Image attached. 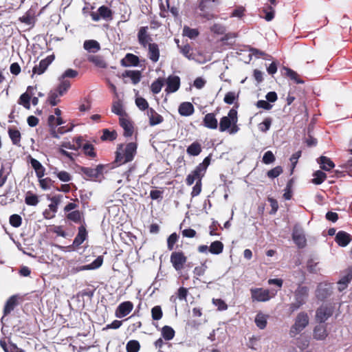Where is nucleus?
Returning a JSON list of instances; mask_svg holds the SVG:
<instances>
[{
	"instance_id": "nucleus-4",
	"label": "nucleus",
	"mask_w": 352,
	"mask_h": 352,
	"mask_svg": "<svg viewBox=\"0 0 352 352\" xmlns=\"http://www.w3.org/2000/svg\"><path fill=\"white\" fill-rule=\"evenodd\" d=\"M249 56L250 57V59L254 56L255 59H262L265 60V63H260L261 65H265V66H283L285 64L284 61L280 62V60H274L272 56L256 48L250 49ZM257 64H259V63Z\"/></svg>"
},
{
	"instance_id": "nucleus-14",
	"label": "nucleus",
	"mask_w": 352,
	"mask_h": 352,
	"mask_svg": "<svg viewBox=\"0 0 352 352\" xmlns=\"http://www.w3.org/2000/svg\"><path fill=\"white\" fill-rule=\"evenodd\" d=\"M204 175L205 173L196 166L195 168L187 175L186 184L188 186H191L195 182H199V180L201 182Z\"/></svg>"
},
{
	"instance_id": "nucleus-33",
	"label": "nucleus",
	"mask_w": 352,
	"mask_h": 352,
	"mask_svg": "<svg viewBox=\"0 0 352 352\" xmlns=\"http://www.w3.org/2000/svg\"><path fill=\"white\" fill-rule=\"evenodd\" d=\"M149 58L154 63L157 62L160 56V50L158 45L156 43L148 44V53Z\"/></svg>"
},
{
	"instance_id": "nucleus-10",
	"label": "nucleus",
	"mask_w": 352,
	"mask_h": 352,
	"mask_svg": "<svg viewBox=\"0 0 352 352\" xmlns=\"http://www.w3.org/2000/svg\"><path fill=\"white\" fill-rule=\"evenodd\" d=\"M88 238V232L87 231L85 223L78 228V233L74 238L72 243L74 250L78 249L80 245Z\"/></svg>"
},
{
	"instance_id": "nucleus-54",
	"label": "nucleus",
	"mask_w": 352,
	"mask_h": 352,
	"mask_svg": "<svg viewBox=\"0 0 352 352\" xmlns=\"http://www.w3.org/2000/svg\"><path fill=\"white\" fill-rule=\"evenodd\" d=\"M164 85V80L162 78H157L151 85V90L154 94H157L160 92L162 86Z\"/></svg>"
},
{
	"instance_id": "nucleus-44",
	"label": "nucleus",
	"mask_w": 352,
	"mask_h": 352,
	"mask_svg": "<svg viewBox=\"0 0 352 352\" xmlns=\"http://www.w3.org/2000/svg\"><path fill=\"white\" fill-rule=\"evenodd\" d=\"M175 335V330L170 326L165 325L162 329V336L166 340L173 339Z\"/></svg>"
},
{
	"instance_id": "nucleus-15",
	"label": "nucleus",
	"mask_w": 352,
	"mask_h": 352,
	"mask_svg": "<svg viewBox=\"0 0 352 352\" xmlns=\"http://www.w3.org/2000/svg\"><path fill=\"white\" fill-rule=\"evenodd\" d=\"M352 241V236L345 231H339L335 237V241L340 247H346Z\"/></svg>"
},
{
	"instance_id": "nucleus-9",
	"label": "nucleus",
	"mask_w": 352,
	"mask_h": 352,
	"mask_svg": "<svg viewBox=\"0 0 352 352\" xmlns=\"http://www.w3.org/2000/svg\"><path fill=\"white\" fill-rule=\"evenodd\" d=\"M292 239L299 248H303L307 244L303 230L298 226H295L292 232Z\"/></svg>"
},
{
	"instance_id": "nucleus-32",
	"label": "nucleus",
	"mask_w": 352,
	"mask_h": 352,
	"mask_svg": "<svg viewBox=\"0 0 352 352\" xmlns=\"http://www.w3.org/2000/svg\"><path fill=\"white\" fill-rule=\"evenodd\" d=\"M147 27H141L138 34V41L143 47H146L149 40L150 36L147 34Z\"/></svg>"
},
{
	"instance_id": "nucleus-41",
	"label": "nucleus",
	"mask_w": 352,
	"mask_h": 352,
	"mask_svg": "<svg viewBox=\"0 0 352 352\" xmlns=\"http://www.w3.org/2000/svg\"><path fill=\"white\" fill-rule=\"evenodd\" d=\"M320 168L324 170L329 171L334 168L335 164L329 157L321 156L320 157Z\"/></svg>"
},
{
	"instance_id": "nucleus-38",
	"label": "nucleus",
	"mask_w": 352,
	"mask_h": 352,
	"mask_svg": "<svg viewBox=\"0 0 352 352\" xmlns=\"http://www.w3.org/2000/svg\"><path fill=\"white\" fill-rule=\"evenodd\" d=\"M267 315L263 314L262 312L259 311L256 317H255V324L257 327H258L260 329H264L267 324Z\"/></svg>"
},
{
	"instance_id": "nucleus-47",
	"label": "nucleus",
	"mask_w": 352,
	"mask_h": 352,
	"mask_svg": "<svg viewBox=\"0 0 352 352\" xmlns=\"http://www.w3.org/2000/svg\"><path fill=\"white\" fill-rule=\"evenodd\" d=\"M312 183L316 185L321 184L326 179L327 175L321 170H317L314 173Z\"/></svg>"
},
{
	"instance_id": "nucleus-17",
	"label": "nucleus",
	"mask_w": 352,
	"mask_h": 352,
	"mask_svg": "<svg viewBox=\"0 0 352 352\" xmlns=\"http://www.w3.org/2000/svg\"><path fill=\"white\" fill-rule=\"evenodd\" d=\"M328 334L326 325L318 324L314 329L313 338L316 340H324Z\"/></svg>"
},
{
	"instance_id": "nucleus-39",
	"label": "nucleus",
	"mask_w": 352,
	"mask_h": 352,
	"mask_svg": "<svg viewBox=\"0 0 352 352\" xmlns=\"http://www.w3.org/2000/svg\"><path fill=\"white\" fill-rule=\"evenodd\" d=\"M111 111L119 116L120 118L123 117L126 115L125 111L123 109V106L120 100L113 101L111 107Z\"/></svg>"
},
{
	"instance_id": "nucleus-51",
	"label": "nucleus",
	"mask_w": 352,
	"mask_h": 352,
	"mask_svg": "<svg viewBox=\"0 0 352 352\" xmlns=\"http://www.w3.org/2000/svg\"><path fill=\"white\" fill-rule=\"evenodd\" d=\"M212 3H214V6H217L219 4V0H201L199 3V8L200 10L205 11L209 8H213Z\"/></svg>"
},
{
	"instance_id": "nucleus-55",
	"label": "nucleus",
	"mask_w": 352,
	"mask_h": 352,
	"mask_svg": "<svg viewBox=\"0 0 352 352\" xmlns=\"http://www.w3.org/2000/svg\"><path fill=\"white\" fill-rule=\"evenodd\" d=\"M183 34L190 38H195L199 35V31L197 29H192L188 26H184Z\"/></svg>"
},
{
	"instance_id": "nucleus-18",
	"label": "nucleus",
	"mask_w": 352,
	"mask_h": 352,
	"mask_svg": "<svg viewBox=\"0 0 352 352\" xmlns=\"http://www.w3.org/2000/svg\"><path fill=\"white\" fill-rule=\"evenodd\" d=\"M282 74L293 80L296 84H303L305 81L301 79L300 75L290 67H283Z\"/></svg>"
},
{
	"instance_id": "nucleus-23",
	"label": "nucleus",
	"mask_w": 352,
	"mask_h": 352,
	"mask_svg": "<svg viewBox=\"0 0 352 352\" xmlns=\"http://www.w3.org/2000/svg\"><path fill=\"white\" fill-rule=\"evenodd\" d=\"M332 292L329 287L322 284H319L316 291V298L320 300H323L331 296Z\"/></svg>"
},
{
	"instance_id": "nucleus-37",
	"label": "nucleus",
	"mask_w": 352,
	"mask_h": 352,
	"mask_svg": "<svg viewBox=\"0 0 352 352\" xmlns=\"http://www.w3.org/2000/svg\"><path fill=\"white\" fill-rule=\"evenodd\" d=\"M202 151L201 144L195 141L192 142L190 145H189L186 149V152L189 155L191 156H197L199 155Z\"/></svg>"
},
{
	"instance_id": "nucleus-16",
	"label": "nucleus",
	"mask_w": 352,
	"mask_h": 352,
	"mask_svg": "<svg viewBox=\"0 0 352 352\" xmlns=\"http://www.w3.org/2000/svg\"><path fill=\"white\" fill-rule=\"evenodd\" d=\"M166 91L174 93L177 91L180 87V78L177 76H170L166 80Z\"/></svg>"
},
{
	"instance_id": "nucleus-57",
	"label": "nucleus",
	"mask_w": 352,
	"mask_h": 352,
	"mask_svg": "<svg viewBox=\"0 0 352 352\" xmlns=\"http://www.w3.org/2000/svg\"><path fill=\"white\" fill-rule=\"evenodd\" d=\"M135 104L141 111L150 109L147 100L142 97H137L135 98Z\"/></svg>"
},
{
	"instance_id": "nucleus-27",
	"label": "nucleus",
	"mask_w": 352,
	"mask_h": 352,
	"mask_svg": "<svg viewBox=\"0 0 352 352\" xmlns=\"http://www.w3.org/2000/svg\"><path fill=\"white\" fill-rule=\"evenodd\" d=\"M121 66H138L140 63L139 58L133 54L128 53L121 61Z\"/></svg>"
},
{
	"instance_id": "nucleus-58",
	"label": "nucleus",
	"mask_w": 352,
	"mask_h": 352,
	"mask_svg": "<svg viewBox=\"0 0 352 352\" xmlns=\"http://www.w3.org/2000/svg\"><path fill=\"white\" fill-rule=\"evenodd\" d=\"M283 170L280 166H277L272 169L270 170L267 173V176L269 178L274 179L278 177L282 173Z\"/></svg>"
},
{
	"instance_id": "nucleus-1",
	"label": "nucleus",
	"mask_w": 352,
	"mask_h": 352,
	"mask_svg": "<svg viewBox=\"0 0 352 352\" xmlns=\"http://www.w3.org/2000/svg\"><path fill=\"white\" fill-rule=\"evenodd\" d=\"M137 153V144L129 142L126 144H118L116 151L115 162L118 165L124 164L133 160Z\"/></svg>"
},
{
	"instance_id": "nucleus-36",
	"label": "nucleus",
	"mask_w": 352,
	"mask_h": 352,
	"mask_svg": "<svg viewBox=\"0 0 352 352\" xmlns=\"http://www.w3.org/2000/svg\"><path fill=\"white\" fill-rule=\"evenodd\" d=\"M60 83L57 86L56 90L59 93V95L63 96L71 87V82L67 79L59 78Z\"/></svg>"
},
{
	"instance_id": "nucleus-42",
	"label": "nucleus",
	"mask_w": 352,
	"mask_h": 352,
	"mask_svg": "<svg viewBox=\"0 0 352 352\" xmlns=\"http://www.w3.org/2000/svg\"><path fill=\"white\" fill-rule=\"evenodd\" d=\"M118 134L115 130L109 131L108 129L102 130V135L100 137L102 141H113L117 138Z\"/></svg>"
},
{
	"instance_id": "nucleus-3",
	"label": "nucleus",
	"mask_w": 352,
	"mask_h": 352,
	"mask_svg": "<svg viewBox=\"0 0 352 352\" xmlns=\"http://www.w3.org/2000/svg\"><path fill=\"white\" fill-rule=\"evenodd\" d=\"M309 318L307 313L301 311L298 314L295 318L294 324L291 327L289 330V336L294 338L296 336L302 331L309 324Z\"/></svg>"
},
{
	"instance_id": "nucleus-34",
	"label": "nucleus",
	"mask_w": 352,
	"mask_h": 352,
	"mask_svg": "<svg viewBox=\"0 0 352 352\" xmlns=\"http://www.w3.org/2000/svg\"><path fill=\"white\" fill-rule=\"evenodd\" d=\"M210 54L208 53H203L196 51L192 53V57L191 59L194 60L199 64H204L208 60H210Z\"/></svg>"
},
{
	"instance_id": "nucleus-64",
	"label": "nucleus",
	"mask_w": 352,
	"mask_h": 352,
	"mask_svg": "<svg viewBox=\"0 0 352 352\" xmlns=\"http://www.w3.org/2000/svg\"><path fill=\"white\" fill-rule=\"evenodd\" d=\"M275 160V156L271 151L265 152L263 157V162L265 164H272Z\"/></svg>"
},
{
	"instance_id": "nucleus-29",
	"label": "nucleus",
	"mask_w": 352,
	"mask_h": 352,
	"mask_svg": "<svg viewBox=\"0 0 352 352\" xmlns=\"http://www.w3.org/2000/svg\"><path fill=\"white\" fill-rule=\"evenodd\" d=\"M195 109L192 103L184 102L180 104L178 111L181 116H189L194 113Z\"/></svg>"
},
{
	"instance_id": "nucleus-28",
	"label": "nucleus",
	"mask_w": 352,
	"mask_h": 352,
	"mask_svg": "<svg viewBox=\"0 0 352 352\" xmlns=\"http://www.w3.org/2000/svg\"><path fill=\"white\" fill-rule=\"evenodd\" d=\"M239 98V91L235 92V91H228L226 94L223 102L228 104H234V107L238 108L239 107V103L238 100Z\"/></svg>"
},
{
	"instance_id": "nucleus-6",
	"label": "nucleus",
	"mask_w": 352,
	"mask_h": 352,
	"mask_svg": "<svg viewBox=\"0 0 352 352\" xmlns=\"http://www.w3.org/2000/svg\"><path fill=\"white\" fill-rule=\"evenodd\" d=\"M170 261L176 271H181L187 261V257L182 251H175L171 253Z\"/></svg>"
},
{
	"instance_id": "nucleus-20",
	"label": "nucleus",
	"mask_w": 352,
	"mask_h": 352,
	"mask_svg": "<svg viewBox=\"0 0 352 352\" xmlns=\"http://www.w3.org/2000/svg\"><path fill=\"white\" fill-rule=\"evenodd\" d=\"M203 124L208 129H216L218 127V122L215 114L213 113L206 114L203 120Z\"/></svg>"
},
{
	"instance_id": "nucleus-53",
	"label": "nucleus",
	"mask_w": 352,
	"mask_h": 352,
	"mask_svg": "<svg viewBox=\"0 0 352 352\" xmlns=\"http://www.w3.org/2000/svg\"><path fill=\"white\" fill-rule=\"evenodd\" d=\"M60 96H61L59 95V93L54 89L50 92L47 100L52 106H56L60 102V100L58 99Z\"/></svg>"
},
{
	"instance_id": "nucleus-46",
	"label": "nucleus",
	"mask_w": 352,
	"mask_h": 352,
	"mask_svg": "<svg viewBox=\"0 0 352 352\" xmlns=\"http://www.w3.org/2000/svg\"><path fill=\"white\" fill-rule=\"evenodd\" d=\"M82 151L86 156H88L91 158H94L96 157L94 146L89 142L84 144L82 146Z\"/></svg>"
},
{
	"instance_id": "nucleus-62",
	"label": "nucleus",
	"mask_w": 352,
	"mask_h": 352,
	"mask_svg": "<svg viewBox=\"0 0 352 352\" xmlns=\"http://www.w3.org/2000/svg\"><path fill=\"white\" fill-rule=\"evenodd\" d=\"M54 174H56V177L61 182H67L72 179L71 175L68 172L65 171V170H61V171H58V172L55 171Z\"/></svg>"
},
{
	"instance_id": "nucleus-43",
	"label": "nucleus",
	"mask_w": 352,
	"mask_h": 352,
	"mask_svg": "<svg viewBox=\"0 0 352 352\" xmlns=\"http://www.w3.org/2000/svg\"><path fill=\"white\" fill-rule=\"evenodd\" d=\"M223 244L219 241L212 242L209 247V252L213 254H219L223 250Z\"/></svg>"
},
{
	"instance_id": "nucleus-49",
	"label": "nucleus",
	"mask_w": 352,
	"mask_h": 352,
	"mask_svg": "<svg viewBox=\"0 0 352 352\" xmlns=\"http://www.w3.org/2000/svg\"><path fill=\"white\" fill-rule=\"evenodd\" d=\"M175 42L177 43L178 47L180 49V52L188 59H191L192 57V53L194 52L191 49L190 46L189 45H185L182 47H180L179 45V40L175 39Z\"/></svg>"
},
{
	"instance_id": "nucleus-31",
	"label": "nucleus",
	"mask_w": 352,
	"mask_h": 352,
	"mask_svg": "<svg viewBox=\"0 0 352 352\" xmlns=\"http://www.w3.org/2000/svg\"><path fill=\"white\" fill-rule=\"evenodd\" d=\"M30 164L32 167L34 169L37 177H43L45 175V168L43 166L41 162L34 158H31Z\"/></svg>"
},
{
	"instance_id": "nucleus-40",
	"label": "nucleus",
	"mask_w": 352,
	"mask_h": 352,
	"mask_svg": "<svg viewBox=\"0 0 352 352\" xmlns=\"http://www.w3.org/2000/svg\"><path fill=\"white\" fill-rule=\"evenodd\" d=\"M25 202L28 206H35L39 202L38 197L31 191H28L25 197Z\"/></svg>"
},
{
	"instance_id": "nucleus-5",
	"label": "nucleus",
	"mask_w": 352,
	"mask_h": 352,
	"mask_svg": "<svg viewBox=\"0 0 352 352\" xmlns=\"http://www.w3.org/2000/svg\"><path fill=\"white\" fill-rule=\"evenodd\" d=\"M250 291L252 302H267L272 298L270 290L267 289L255 287L251 288Z\"/></svg>"
},
{
	"instance_id": "nucleus-56",
	"label": "nucleus",
	"mask_w": 352,
	"mask_h": 352,
	"mask_svg": "<svg viewBox=\"0 0 352 352\" xmlns=\"http://www.w3.org/2000/svg\"><path fill=\"white\" fill-rule=\"evenodd\" d=\"M207 268L208 267L206 263H202L201 265L195 267L193 270L194 278L199 279V276H201L205 274Z\"/></svg>"
},
{
	"instance_id": "nucleus-12",
	"label": "nucleus",
	"mask_w": 352,
	"mask_h": 352,
	"mask_svg": "<svg viewBox=\"0 0 352 352\" xmlns=\"http://www.w3.org/2000/svg\"><path fill=\"white\" fill-rule=\"evenodd\" d=\"M19 21L27 25L34 26L36 21V7L31 6L30 8L21 17Z\"/></svg>"
},
{
	"instance_id": "nucleus-61",
	"label": "nucleus",
	"mask_w": 352,
	"mask_h": 352,
	"mask_svg": "<svg viewBox=\"0 0 352 352\" xmlns=\"http://www.w3.org/2000/svg\"><path fill=\"white\" fill-rule=\"evenodd\" d=\"M10 223L12 227L19 228L22 223V218L20 215L14 214L10 217Z\"/></svg>"
},
{
	"instance_id": "nucleus-48",
	"label": "nucleus",
	"mask_w": 352,
	"mask_h": 352,
	"mask_svg": "<svg viewBox=\"0 0 352 352\" xmlns=\"http://www.w3.org/2000/svg\"><path fill=\"white\" fill-rule=\"evenodd\" d=\"M232 122L230 119L226 116H223L221 118L219 122V131L221 132L228 130L232 126Z\"/></svg>"
},
{
	"instance_id": "nucleus-50",
	"label": "nucleus",
	"mask_w": 352,
	"mask_h": 352,
	"mask_svg": "<svg viewBox=\"0 0 352 352\" xmlns=\"http://www.w3.org/2000/svg\"><path fill=\"white\" fill-rule=\"evenodd\" d=\"M140 349V342L135 340H129L126 346V352H138Z\"/></svg>"
},
{
	"instance_id": "nucleus-7",
	"label": "nucleus",
	"mask_w": 352,
	"mask_h": 352,
	"mask_svg": "<svg viewBox=\"0 0 352 352\" xmlns=\"http://www.w3.org/2000/svg\"><path fill=\"white\" fill-rule=\"evenodd\" d=\"M333 314L332 306L322 305L316 309V320L320 323H324Z\"/></svg>"
},
{
	"instance_id": "nucleus-13",
	"label": "nucleus",
	"mask_w": 352,
	"mask_h": 352,
	"mask_svg": "<svg viewBox=\"0 0 352 352\" xmlns=\"http://www.w3.org/2000/svg\"><path fill=\"white\" fill-rule=\"evenodd\" d=\"M133 309V304L131 301H124L120 303L115 312L117 318H121L127 316Z\"/></svg>"
},
{
	"instance_id": "nucleus-45",
	"label": "nucleus",
	"mask_w": 352,
	"mask_h": 352,
	"mask_svg": "<svg viewBox=\"0 0 352 352\" xmlns=\"http://www.w3.org/2000/svg\"><path fill=\"white\" fill-rule=\"evenodd\" d=\"M30 101H31V94L30 93H23L21 95L18 104L22 105L24 108L27 109H30Z\"/></svg>"
},
{
	"instance_id": "nucleus-22",
	"label": "nucleus",
	"mask_w": 352,
	"mask_h": 352,
	"mask_svg": "<svg viewBox=\"0 0 352 352\" xmlns=\"http://www.w3.org/2000/svg\"><path fill=\"white\" fill-rule=\"evenodd\" d=\"M18 305V296L13 295L10 296L6 302L3 308V316H8Z\"/></svg>"
},
{
	"instance_id": "nucleus-2",
	"label": "nucleus",
	"mask_w": 352,
	"mask_h": 352,
	"mask_svg": "<svg viewBox=\"0 0 352 352\" xmlns=\"http://www.w3.org/2000/svg\"><path fill=\"white\" fill-rule=\"evenodd\" d=\"M294 296L295 301L289 305L290 314L307 303L309 296V288L299 284L294 292Z\"/></svg>"
},
{
	"instance_id": "nucleus-59",
	"label": "nucleus",
	"mask_w": 352,
	"mask_h": 352,
	"mask_svg": "<svg viewBox=\"0 0 352 352\" xmlns=\"http://www.w3.org/2000/svg\"><path fill=\"white\" fill-rule=\"evenodd\" d=\"M152 318L154 320H159L162 318L163 312L160 306L157 305L151 309Z\"/></svg>"
},
{
	"instance_id": "nucleus-21",
	"label": "nucleus",
	"mask_w": 352,
	"mask_h": 352,
	"mask_svg": "<svg viewBox=\"0 0 352 352\" xmlns=\"http://www.w3.org/2000/svg\"><path fill=\"white\" fill-rule=\"evenodd\" d=\"M147 116L149 119V124L155 126L161 124L164 121V118L155 111L153 108H150L147 111Z\"/></svg>"
},
{
	"instance_id": "nucleus-19",
	"label": "nucleus",
	"mask_w": 352,
	"mask_h": 352,
	"mask_svg": "<svg viewBox=\"0 0 352 352\" xmlns=\"http://www.w3.org/2000/svg\"><path fill=\"white\" fill-rule=\"evenodd\" d=\"M8 133L13 145L19 147L21 146V133L16 127H9L8 129Z\"/></svg>"
},
{
	"instance_id": "nucleus-26",
	"label": "nucleus",
	"mask_w": 352,
	"mask_h": 352,
	"mask_svg": "<svg viewBox=\"0 0 352 352\" xmlns=\"http://www.w3.org/2000/svg\"><path fill=\"white\" fill-rule=\"evenodd\" d=\"M66 219L68 221H72L75 223H80L82 221H84V213L79 210H75L68 213H66Z\"/></svg>"
},
{
	"instance_id": "nucleus-63",
	"label": "nucleus",
	"mask_w": 352,
	"mask_h": 352,
	"mask_svg": "<svg viewBox=\"0 0 352 352\" xmlns=\"http://www.w3.org/2000/svg\"><path fill=\"white\" fill-rule=\"evenodd\" d=\"M179 239L177 233L174 232L171 234L167 239V248L169 250H173L174 248L175 244L177 242Z\"/></svg>"
},
{
	"instance_id": "nucleus-24",
	"label": "nucleus",
	"mask_w": 352,
	"mask_h": 352,
	"mask_svg": "<svg viewBox=\"0 0 352 352\" xmlns=\"http://www.w3.org/2000/svg\"><path fill=\"white\" fill-rule=\"evenodd\" d=\"M119 122L124 131V135L126 137L131 136L133 133V126L132 122L129 119L124 117L119 118Z\"/></svg>"
},
{
	"instance_id": "nucleus-25",
	"label": "nucleus",
	"mask_w": 352,
	"mask_h": 352,
	"mask_svg": "<svg viewBox=\"0 0 352 352\" xmlns=\"http://www.w3.org/2000/svg\"><path fill=\"white\" fill-rule=\"evenodd\" d=\"M352 280V268H349L346 271V274L343 276L338 282V290L342 292L347 287L349 283Z\"/></svg>"
},
{
	"instance_id": "nucleus-60",
	"label": "nucleus",
	"mask_w": 352,
	"mask_h": 352,
	"mask_svg": "<svg viewBox=\"0 0 352 352\" xmlns=\"http://www.w3.org/2000/svg\"><path fill=\"white\" fill-rule=\"evenodd\" d=\"M272 122V120L271 118H265L264 120L258 124V129L263 133L267 132L271 126Z\"/></svg>"
},
{
	"instance_id": "nucleus-11",
	"label": "nucleus",
	"mask_w": 352,
	"mask_h": 352,
	"mask_svg": "<svg viewBox=\"0 0 352 352\" xmlns=\"http://www.w3.org/2000/svg\"><path fill=\"white\" fill-rule=\"evenodd\" d=\"M103 169L104 166L102 164L98 165L95 168L85 166L80 167V172L87 178L90 179L98 178L100 175H102Z\"/></svg>"
},
{
	"instance_id": "nucleus-52",
	"label": "nucleus",
	"mask_w": 352,
	"mask_h": 352,
	"mask_svg": "<svg viewBox=\"0 0 352 352\" xmlns=\"http://www.w3.org/2000/svg\"><path fill=\"white\" fill-rule=\"evenodd\" d=\"M263 11L265 13L264 18L267 21H270L274 19L275 10L272 6L265 5L263 8Z\"/></svg>"
},
{
	"instance_id": "nucleus-8",
	"label": "nucleus",
	"mask_w": 352,
	"mask_h": 352,
	"mask_svg": "<svg viewBox=\"0 0 352 352\" xmlns=\"http://www.w3.org/2000/svg\"><path fill=\"white\" fill-rule=\"evenodd\" d=\"M90 15L92 20L94 21H98L100 19L111 20L113 18V12L107 6H102L98 8V12H92Z\"/></svg>"
},
{
	"instance_id": "nucleus-30",
	"label": "nucleus",
	"mask_w": 352,
	"mask_h": 352,
	"mask_svg": "<svg viewBox=\"0 0 352 352\" xmlns=\"http://www.w3.org/2000/svg\"><path fill=\"white\" fill-rule=\"evenodd\" d=\"M83 47L91 53H96L100 50V43L96 40H87L84 42Z\"/></svg>"
},
{
	"instance_id": "nucleus-35",
	"label": "nucleus",
	"mask_w": 352,
	"mask_h": 352,
	"mask_svg": "<svg viewBox=\"0 0 352 352\" xmlns=\"http://www.w3.org/2000/svg\"><path fill=\"white\" fill-rule=\"evenodd\" d=\"M122 76L124 77H129L132 82L135 85L138 84L142 77L141 72L138 70H126L122 74Z\"/></svg>"
}]
</instances>
